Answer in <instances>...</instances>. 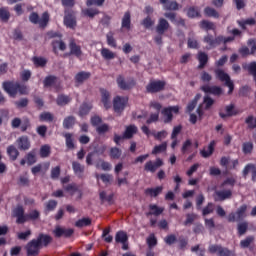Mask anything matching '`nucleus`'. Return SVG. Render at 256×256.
Returning <instances> with one entry per match:
<instances>
[{
  "instance_id": "obj_1",
  "label": "nucleus",
  "mask_w": 256,
  "mask_h": 256,
  "mask_svg": "<svg viewBox=\"0 0 256 256\" xmlns=\"http://www.w3.org/2000/svg\"><path fill=\"white\" fill-rule=\"evenodd\" d=\"M51 241H53V238L50 235L40 233L37 239H32L30 242L27 243L25 247L27 255H39L41 247H48Z\"/></svg>"
},
{
  "instance_id": "obj_2",
  "label": "nucleus",
  "mask_w": 256,
  "mask_h": 256,
  "mask_svg": "<svg viewBox=\"0 0 256 256\" xmlns=\"http://www.w3.org/2000/svg\"><path fill=\"white\" fill-rule=\"evenodd\" d=\"M2 89H4L9 97L13 98L17 97V93H19V95H29L27 86L15 81H4L2 83Z\"/></svg>"
},
{
  "instance_id": "obj_3",
  "label": "nucleus",
  "mask_w": 256,
  "mask_h": 256,
  "mask_svg": "<svg viewBox=\"0 0 256 256\" xmlns=\"http://www.w3.org/2000/svg\"><path fill=\"white\" fill-rule=\"evenodd\" d=\"M14 217L17 218L16 223L18 225H23V223H27V221H37V219L41 217V213L39 210H32L29 214L25 215L23 206H17L14 209Z\"/></svg>"
},
{
  "instance_id": "obj_4",
  "label": "nucleus",
  "mask_w": 256,
  "mask_h": 256,
  "mask_svg": "<svg viewBox=\"0 0 256 256\" xmlns=\"http://www.w3.org/2000/svg\"><path fill=\"white\" fill-rule=\"evenodd\" d=\"M29 21L30 23H33V25H39L40 29H45V27L49 25V12H44L41 18H39L37 12H32L29 15Z\"/></svg>"
},
{
  "instance_id": "obj_5",
  "label": "nucleus",
  "mask_w": 256,
  "mask_h": 256,
  "mask_svg": "<svg viewBox=\"0 0 256 256\" xmlns=\"http://www.w3.org/2000/svg\"><path fill=\"white\" fill-rule=\"evenodd\" d=\"M214 73L216 78L225 83V86L229 88L228 95H232L233 91H235V84L231 81V76L221 69H216Z\"/></svg>"
},
{
  "instance_id": "obj_6",
  "label": "nucleus",
  "mask_w": 256,
  "mask_h": 256,
  "mask_svg": "<svg viewBox=\"0 0 256 256\" xmlns=\"http://www.w3.org/2000/svg\"><path fill=\"white\" fill-rule=\"evenodd\" d=\"M165 85H167V82L163 80H150L146 85V93H150L151 95L161 93V91H165Z\"/></svg>"
},
{
  "instance_id": "obj_7",
  "label": "nucleus",
  "mask_w": 256,
  "mask_h": 256,
  "mask_svg": "<svg viewBox=\"0 0 256 256\" xmlns=\"http://www.w3.org/2000/svg\"><path fill=\"white\" fill-rule=\"evenodd\" d=\"M116 83L121 91H131L137 85L135 78H129L128 81L125 80V76L118 75L116 78Z\"/></svg>"
},
{
  "instance_id": "obj_8",
  "label": "nucleus",
  "mask_w": 256,
  "mask_h": 256,
  "mask_svg": "<svg viewBox=\"0 0 256 256\" xmlns=\"http://www.w3.org/2000/svg\"><path fill=\"white\" fill-rule=\"evenodd\" d=\"M129 103L128 96H116L113 98V109L115 113H123Z\"/></svg>"
},
{
  "instance_id": "obj_9",
  "label": "nucleus",
  "mask_w": 256,
  "mask_h": 256,
  "mask_svg": "<svg viewBox=\"0 0 256 256\" xmlns=\"http://www.w3.org/2000/svg\"><path fill=\"white\" fill-rule=\"evenodd\" d=\"M208 251L212 255H214V253H217L218 256H235V252L217 244L210 245Z\"/></svg>"
},
{
  "instance_id": "obj_10",
  "label": "nucleus",
  "mask_w": 256,
  "mask_h": 256,
  "mask_svg": "<svg viewBox=\"0 0 256 256\" xmlns=\"http://www.w3.org/2000/svg\"><path fill=\"white\" fill-rule=\"evenodd\" d=\"M64 15V25L67 29L75 30L77 27V16L72 10H65Z\"/></svg>"
},
{
  "instance_id": "obj_11",
  "label": "nucleus",
  "mask_w": 256,
  "mask_h": 256,
  "mask_svg": "<svg viewBox=\"0 0 256 256\" xmlns=\"http://www.w3.org/2000/svg\"><path fill=\"white\" fill-rule=\"evenodd\" d=\"M164 164L161 158H156L155 161L149 160L144 165V171H146V173H155L157 169L163 167Z\"/></svg>"
},
{
  "instance_id": "obj_12",
  "label": "nucleus",
  "mask_w": 256,
  "mask_h": 256,
  "mask_svg": "<svg viewBox=\"0 0 256 256\" xmlns=\"http://www.w3.org/2000/svg\"><path fill=\"white\" fill-rule=\"evenodd\" d=\"M173 113H179V106H169L162 109L161 114L164 117V123H171L173 121Z\"/></svg>"
},
{
  "instance_id": "obj_13",
  "label": "nucleus",
  "mask_w": 256,
  "mask_h": 256,
  "mask_svg": "<svg viewBox=\"0 0 256 256\" xmlns=\"http://www.w3.org/2000/svg\"><path fill=\"white\" fill-rule=\"evenodd\" d=\"M232 197L233 190L231 189L216 190L214 192V201L217 202L227 201V199H231Z\"/></svg>"
},
{
  "instance_id": "obj_14",
  "label": "nucleus",
  "mask_w": 256,
  "mask_h": 256,
  "mask_svg": "<svg viewBox=\"0 0 256 256\" xmlns=\"http://www.w3.org/2000/svg\"><path fill=\"white\" fill-rule=\"evenodd\" d=\"M200 89L201 91H203V93L214 95L216 97H220V95H223V88H221L220 86L203 85Z\"/></svg>"
},
{
  "instance_id": "obj_15",
  "label": "nucleus",
  "mask_w": 256,
  "mask_h": 256,
  "mask_svg": "<svg viewBox=\"0 0 256 256\" xmlns=\"http://www.w3.org/2000/svg\"><path fill=\"white\" fill-rule=\"evenodd\" d=\"M203 41L208 45L207 49H215V47L221 45V38L219 36L213 37L211 34L204 36Z\"/></svg>"
},
{
  "instance_id": "obj_16",
  "label": "nucleus",
  "mask_w": 256,
  "mask_h": 256,
  "mask_svg": "<svg viewBox=\"0 0 256 256\" xmlns=\"http://www.w3.org/2000/svg\"><path fill=\"white\" fill-rule=\"evenodd\" d=\"M170 27H171V25L169 24V21H167V19L160 18L158 20V24L156 26L157 35H165V33H167V31H169Z\"/></svg>"
},
{
  "instance_id": "obj_17",
  "label": "nucleus",
  "mask_w": 256,
  "mask_h": 256,
  "mask_svg": "<svg viewBox=\"0 0 256 256\" xmlns=\"http://www.w3.org/2000/svg\"><path fill=\"white\" fill-rule=\"evenodd\" d=\"M100 93L104 109H106V111L111 109V93L105 88H100Z\"/></svg>"
},
{
  "instance_id": "obj_18",
  "label": "nucleus",
  "mask_w": 256,
  "mask_h": 256,
  "mask_svg": "<svg viewBox=\"0 0 256 256\" xmlns=\"http://www.w3.org/2000/svg\"><path fill=\"white\" fill-rule=\"evenodd\" d=\"M20 151H29L31 149V141L28 136H21L16 140Z\"/></svg>"
},
{
  "instance_id": "obj_19",
  "label": "nucleus",
  "mask_w": 256,
  "mask_h": 256,
  "mask_svg": "<svg viewBox=\"0 0 256 256\" xmlns=\"http://www.w3.org/2000/svg\"><path fill=\"white\" fill-rule=\"evenodd\" d=\"M88 79H91V72L87 71H80L74 77L76 85H83V83L88 81Z\"/></svg>"
},
{
  "instance_id": "obj_20",
  "label": "nucleus",
  "mask_w": 256,
  "mask_h": 256,
  "mask_svg": "<svg viewBox=\"0 0 256 256\" xmlns=\"http://www.w3.org/2000/svg\"><path fill=\"white\" fill-rule=\"evenodd\" d=\"M57 81H59V78L55 75H48L43 80V85L46 89L49 87H55L57 89Z\"/></svg>"
},
{
  "instance_id": "obj_21",
  "label": "nucleus",
  "mask_w": 256,
  "mask_h": 256,
  "mask_svg": "<svg viewBox=\"0 0 256 256\" xmlns=\"http://www.w3.org/2000/svg\"><path fill=\"white\" fill-rule=\"evenodd\" d=\"M72 169L74 175L78 177V179H83V173H85V166L81 165V163L77 161L72 162Z\"/></svg>"
},
{
  "instance_id": "obj_22",
  "label": "nucleus",
  "mask_w": 256,
  "mask_h": 256,
  "mask_svg": "<svg viewBox=\"0 0 256 256\" xmlns=\"http://www.w3.org/2000/svg\"><path fill=\"white\" fill-rule=\"evenodd\" d=\"M70 55H75V57H81L83 55V51L81 50V46L77 45L75 40H70L69 42Z\"/></svg>"
},
{
  "instance_id": "obj_23",
  "label": "nucleus",
  "mask_w": 256,
  "mask_h": 256,
  "mask_svg": "<svg viewBox=\"0 0 256 256\" xmlns=\"http://www.w3.org/2000/svg\"><path fill=\"white\" fill-rule=\"evenodd\" d=\"M73 233H74L73 229H71V228L65 229V228H61L59 226H57L54 230V235L57 238H59V237H71V235H73Z\"/></svg>"
},
{
  "instance_id": "obj_24",
  "label": "nucleus",
  "mask_w": 256,
  "mask_h": 256,
  "mask_svg": "<svg viewBox=\"0 0 256 256\" xmlns=\"http://www.w3.org/2000/svg\"><path fill=\"white\" fill-rule=\"evenodd\" d=\"M121 29L125 31H131V12L126 11L122 17Z\"/></svg>"
},
{
  "instance_id": "obj_25",
  "label": "nucleus",
  "mask_w": 256,
  "mask_h": 256,
  "mask_svg": "<svg viewBox=\"0 0 256 256\" xmlns=\"http://www.w3.org/2000/svg\"><path fill=\"white\" fill-rule=\"evenodd\" d=\"M137 131H139L137 126H135V124H131L126 127V129L123 133V138L124 139H133V135H137Z\"/></svg>"
},
{
  "instance_id": "obj_26",
  "label": "nucleus",
  "mask_w": 256,
  "mask_h": 256,
  "mask_svg": "<svg viewBox=\"0 0 256 256\" xmlns=\"http://www.w3.org/2000/svg\"><path fill=\"white\" fill-rule=\"evenodd\" d=\"M144 193L148 197H159V195L163 193V186H158L155 188H146Z\"/></svg>"
},
{
  "instance_id": "obj_27",
  "label": "nucleus",
  "mask_w": 256,
  "mask_h": 256,
  "mask_svg": "<svg viewBox=\"0 0 256 256\" xmlns=\"http://www.w3.org/2000/svg\"><path fill=\"white\" fill-rule=\"evenodd\" d=\"M149 209L150 211L146 213V217H149L151 215H154L155 217H159V215H161L163 211H165L164 208L157 206V204H150Z\"/></svg>"
},
{
  "instance_id": "obj_28",
  "label": "nucleus",
  "mask_w": 256,
  "mask_h": 256,
  "mask_svg": "<svg viewBox=\"0 0 256 256\" xmlns=\"http://www.w3.org/2000/svg\"><path fill=\"white\" fill-rule=\"evenodd\" d=\"M197 59L199 61L198 69H205V65L209 63V55L205 52H199Z\"/></svg>"
},
{
  "instance_id": "obj_29",
  "label": "nucleus",
  "mask_w": 256,
  "mask_h": 256,
  "mask_svg": "<svg viewBox=\"0 0 256 256\" xmlns=\"http://www.w3.org/2000/svg\"><path fill=\"white\" fill-rule=\"evenodd\" d=\"M237 24L243 31H247V25L253 27L256 25L255 18H248L246 20H237Z\"/></svg>"
},
{
  "instance_id": "obj_30",
  "label": "nucleus",
  "mask_w": 256,
  "mask_h": 256,
  "mask_svg": "<svg viewBox=\"0 0 256 256\" xmlns=\"http://www.w3.org/2000/svg\"><path fill=\"white\" fill-rule=\"evenodd\" d=\"M7 155L10 158V161H17L20 153L19 150L15 147V145H10L7 147Z\"/></svg>"
},
{
  "instance_id": "obj_31",
  "label": "nucleus",
  "mask_w": 256,
  "mask_h": 256,
  "mask_svg": "<svg viewBox=\"0 0 256 256\" xmlns=\"http://www.w3.org/2000/svg\"><path fill=\"white\" fill-rule=\"evenodd\" d=\"M73 99L71 96H67L65 94H59L56 99V103L59 107H65V105H69V102Z\"/></svg>"
},
{
  "instance_id": "obj_32",
  "label": "nucleus",
  "mask_w": 256,
  "mask_h": 256,
  "mask_svg": "<svg viewBox=\"0 0 256 256\" xmlns=\"http://www.w3.org/2000/svg\"><path fill=\"white\" fill-rule=\"evenodd\" d=\"M199 27L204 31H215V29H217V26H215V23L209 20H202L199 24Z\"/></svg>"
},
{
  "instance_id": "obj_33",
  "label": "nucleus",
  "mask_w": 256,
  "mask_h": 256,
  "mask_svg": "<svg viewBox=\"0 0 256 256\" xmlns=\"http://www.w3.org/2000/svg\"><path fill=\"white\" fill-rule=\"evenodd\" d=\"M91 109H93V104L84 102L79 108V116L85 117V115H89Z\"/></svg>"
},
{
  "instance_id": "obj_34",
  "label": "nucleus",
  "mask_w": 256,
  "mask_h": 256,
  "mask_svg": "<svg viewBox=\"0 0 256 256\" xmlns=\"http://www.w3.org/2000/svg\"><path fill=\"white\" fill-rule=\"evenodd\" d=\"M64 189L68 193H71V195H74L75 193H79L78 199H81V197H83V192L79 190V187H77V184L75 183L68 184Z\"/></svg>"
},
{
  "instance_id": "obj_35",
  "label": "nucleus",
  "mask_w": 256,
  "mask_h": 256,
  "mask_svg": "<svg viewBox=\"0 0 256 256\" xmlns=\"http://www.w3.org/2000/svg\"><path fill=\"white\" fill-rule=\"evenodd\" d=\"M252 171V181H255L256 179V169H255V164H247L244 169H243V177H247Z\"/></svg>"
},
{
  "instance_id": "obj_36",
  "label": "nucleus",
  "mask_w": 256,
  "mask_h": 256,
  "mask_svg": "<svg viewBox=\"0 0 256 256\" xmlns=\"http://www.w3.org/2000/svg\"><path fill=\"white\" fill-rule=\"evenodd\" d=\"M76 121H77V119L75 118V116H68V117L64 118L63 128L64 129H73V127H75Z\"/></svg>"
},
{
  "instance_id": "obj_37",
  "label": "nucleus",
  "mask_w": 256,
  "mask_h": 256,
  "mask_svg": "<svg viewBox=\"0 0 256 256\" xmlns=\"http://www.w3.org/2000/svg\"><path fill=\"white\" fill-rule=\"evenodd\" d=\"M215 151V141H211L210 144L208 145V150H202L200 152V155L204 157V159H207L213 155Z\"/></svg>"
},
{
  "instance_id": "obj_38",
  "label": "nucleus",
  "mask_w": 256,
  "mask_h": 256,
  "mask_svg": "<svg viewBox=\"0 0 256 256\" xmlns=\"http://www.w3.org/2000/svg\"><path fill=\"white\" fill-rule=\"evenodd\" d=\"M9 19H11L9 9L5 7L0 8V21H2V23H8Z\"/></svg>"
},
{
  "instance_id": "obj_39",
  "label": "nucleus",
  "mask_w": 256,
  "mask_h": 256,
  "mask_svg": "<svg viewBox=\"0 0 256 256\" xmlns=\"http://www.w3.org/2000/svg\"><path fill=\"white\" fill-rule=\"evenodd\" d=\"M115 241L116 243H126L129 241V236L125 231H118L115 235Z\"/></svg>"
},
{
  "instance_id": "obj_40",
  "label": "nucleus",
  "mask_w": 256,
  "mask_h": 256,
  "mask_svg": "<svg viewBox=\"0 0 256 256\" xmlns=\"http://www.w3.org/2000/svg\"><path fill=\"white\" fill-rule=\"evenodd\" d=\"M26 162L29 166L35 165V163H37V152L35 150L30 151L26 155Z\"/></svg>"
},
{
  "instance_id": "obj_41",
  "label": "nucleus",
  "mask_w": 256,
  "mask_h": 256,
  "mask_svg": "<svg viewBox=\"0 0 256 256\" xmlns=\"http://www.w3.org/2000/svg\"><path fill=\"white\" fill-rule=\"evenodd\" d=\"M82 13L85 17H89L90 19H93L96 15H99V13L101 12L97 8H87L83 10Z\"/></svg>"
},
{
  "instance_id": "obj_42",
  "label": "nucleus",
  "mask_w": 256,
  "mask_h": 256,
  "mask_svg": "<svg viewBox=\"0 0 256 256\" xmlns=\"http://www.w3.org/2000/svg\"><path fill=\"white\" fill-rule=\"evenodd\" d=\"M101 55L106 61H111V59H115V53H113V51L109 50L108 48H102Z\"/></svg>"
},
{
  "instance_id": "obj_43",
  "label": "nucleus",
  "mask_w": 256,
  "mask_h": 256,
  "mask_svg": "<svg viewBox=\"0 0 256 256\" xmlns=\"http://www.w3.org/2000/svg\"><path fill=\"white\" fill-rule=\"evenodd\" d=\"M235 213L237 221H243L245 219V213H247V205L240 206Z\"/></svg>"
},
{
  "instance_id": "obj_44",
  "label": "nucleus",
  "mask_w": 256,
  "mask_h": 256,
  "mask_svg": "<svg viewBox=\"0 0 256 256\" xmlns=\"http://www.w3.org/2000/svg\"><path fill=\"white\" fill-rule=\"evenodd\" d=\"M204 15L206 17H214V19H219V12L215 10V8L207 6L204 9Z\"/></svg>"
},
{
  "instance_id": "obj_45",
  "label": "nucleus",
  "mask_w": 256,
  "mask_h": 256,
  "mask_svg": "<svg viewBox=\"0 0 256 256\" xmlns=\"http://www.w3.org/2000/svg\"><path fill=\"white\" fill-rule=\"evenodd\" d=\"M167 151V142L156 145L152 150V155H159V153H165Z\"/></svg>"
},
{
  "instance_id": "obj_46",
  "label": "nucleus",
  "mask_w": 256,
  "mask_h": 256,
  "mask_svg": "<svg viewBox=\"0 0 256 256\" xmlns=\"http://www.w3.org/2000/svg\"><path fill=\"white\" fill-rule=\"evenodd\" d=\"M57 45L60 51H65V49H67V44H65L63 40H54L52 41V47H53L54 53H57Z\"/></svg>"
},
{
  "instance_id": "obj_47",
  "label": "nucleus",
  "mask_w": 256,
  "mask_h": 256,
  "mask_svg": "<svg viewBox=\"0 0 256 256\" xmlns=\"http://www.w3.org/2000/svg\"><path fill=\"white\" fill-rule=\"evenodd\" d=\"M253 147V142H244L242 144V152L244 153V155H251V153H253Z\"/></svg>"
},
{
  "instance_id": "obj_48",
  "label": "nucleus",
  "mask_w": 256,
  "mask_h": 256,
  "mask_svg": "<svg viewBox=\"0 0 256 256\" xmlns=\"http://www.w3.org/2000/svg\"><path fill=\"white\" fill-rule=\"evenodd\" d=\"M187 15L190 19H195V17H201V13L199 12V8L192 6L188 8Z\"/></svg>"
},
{
  "instance_id": "obj_49",
  "label": "nucleus",
  "mask_w": 256,
  "mask_h": 256,
  "mask_svg": "<svg viewBox=\"0 0 256 256\" xmlns=\"http://www.w3.org/2000/svg\"><path fill=\"white\" fill-rule=\"evenodd\" d=\"M122 153L123 152L118 147H112L110 148V152H109L110 159H121Z\"/></svg>"
},
{
  "instance_id": "obj_50",
  "label": "nucleus",
  "mask_w": 256,
  "mask_h": 256,
  "mask_svg": "<svg viewBox=\"0 0 256 256\" xmlns=\"http://www.w3.org/2000/svg\"><path fill=\"white\" fill-rule=\"evenodd\" d=\"M248 229H249V224L247 222L239 223L237 225V231H238L239 237L245 235Z\"/></svg>"
},
{
  "instance_id": "obj_51",
  "label": "nucleus",
  "mask_w": 256,
  "mask_h": 256,
  "mask_svg": "<svg viewBox=\"0 0 256 256\" xmlns=\"http://www.w3.org/2000/svg\"><path fill=\"white\" fill-rule=\"evenodd\" d=\"M67 149H75V142H73V134H64Z\"/></svg>"
},
{
  "instance_id": "obj_52",
  "label": "nucleus",
  "mask_w": 256,
  "mask_h": 256,
  "mask_svg": "<svg viewBox=\"0 0 256 256\" xmlns=\"http://www.w3.org/2000/svg\"><path fill=\"white\" fill-rule=\"evenodd\" d=\"M146 243L148 249H153L154 247H157V237L153 233L150 234L149 237L146 239Z\"/></svg>"
},
{
  "instance_id": "obj_53",
  "label": "nucleus",
  "mask_w": 256,
  "mask_h": 256,
  "mask_svg": "<svg viewBox=\"0 0 256 256\" xmlns=\"http://www.w3.org/2000/svg\"><path fill=\"white\" fill-rule=\"evenodd\" d=\"M51 155V146L49 145H43L40 148V157H42V159H45L47 157H49Z\"/></svg>"
},
{
  "instance_id": "obj_54",
  "label": "nucleus",
  "mask_w": 256,
  "mask_h": 256,
  "mask_svg": "<svg viewBox=\"0 0 256 256\" xmlns=\"http://www.w3.org/2000/svg\"><path fill=\"white\" fill-rule=\"evenodd\" d=\"M57 205V200H49L45 204V212L50 213V211H55V209H57Z\"/></svg>"
},
{
  "instance_id": "obj_55",
  "label": "nucleus",
  "mask_w": 256,
  "mask_h": 256,
  "mask_svg": "<svg viewBox=\"0 0 256 256\" xmlns=\"http://www.w3.org/2000/svg\"><path fill=\"white\" fill-rule=\"evenodd\" d=\"M254 241H255L254 236H248L244 240L240 241V246L242 247V249H247L251 245V243H253Z\"/></svg>"
},
{
  "instance_id": "obj_56",
  "label": "nucleus",
  "mask_w": 256,
  "mask_h": 256,
  "mask_svg": "<svg viewBox=\"0 0 256 256\" xmlns=\"http://www.w3.org/2000/svg\"><path fill=\"white\" fill-rule=\"evenodd\" d=\"M195 219H197V214L195 213H188L186 214V220L184 221L183 225L187 227L188 225H193L195 222Z\"/></svg>"
},
{
  "instance_id": "obj_57",
  "label": "nucleus",
  "mask_w": 256,
  "mask_h": 256,
  "mask_svg": "<svg viewBox=\"0 0 256 256\" xmlns=\"http://www.w3.org/2000/svg\"><path fill=\"white\" fill-rule=\"evenodd\" d=\"M89 225H91V218H82L75 223V226L79 228L89 227Z\"/></svg>"
},
{
  "instance_id": "obj_58",
  "label": "nucleus",
  "mask_w": 256,
  "mask_h": 256,
  "mask_svg": "<svg viewBox=\"0 0 256 256\" xmlns=\"http://www.w3.org/2000/svg\"><path fill=\"white\" fill-rule=\"evenodd\" d=\"M235 183H237V180L234 177H228L220 184V189H223L226 185L233 188L235 187Z\"/></svg>"
},
{
  "instance_id": "obj_59",
  "label": "nucleus",
  "mask_w": 256,
  "mask_h": 256,
  "mask_svg": "<svg viewBox=\"0 0 256 256\" xmlns=\"http://www.w3.org/2000/svg\"><path fill=\"white\" fill-rule=\"evenodd\" d=\"M141 25H143V27H145V29H151V27H153V25H155V21L153 19H151V16H147L146 18H144L142 20Z\"/></svg>"
},
{
  "instance_id": "obj_60",
  "label": "nucleus",
  "mask_w": 256,
  "mask_h": 256,
  "mask_svg": "<svg viewBox=\"0 0 256 256\" xmlns=\"http://www.w3.org/2000/svg\"><path fill=\"white\" fill-rule=\"evenodd\" d=\"M33 63L36 67H45V65H47V59L35 56L33 58Z\"/></svg>"
},
{
  "instance_id": "obj_61",
  "label": "nucleus",
  "mask_w": 256,
  "mask_h": 256,
  "mask_svg": "<svg viewBox=\"0 0 256 256\" xmlns=\"http://www.w3.org/2000/svg\"><path fill=\"white\" fill-rule=\"evenodd\" d=\"M14 105L17 107V109H25L27 105H29V99L22 98L16 102H14Z\"/></svg>"
},
{
  "instance_id": "obj_62",
  "label": "nucleus",
  "mask_w": 256,
  "mask_h": 256,
  "mask_svg": "<svg viewBox=\"0 0 256 256\" xmlns=\"http://www.w3.org/2000/svg\"><path fill=\"white\" fill-rule=\"evenodd\" d=\"M107 132H109V124H102L96 128V133H98V135H105Z\"/></svg>"
},
{
  "instance_id": "obj_63",
  "label": "nucleus",
  "mask_w": 256,
  "mask_h": 256,
  "mask_svg": "<svg viewBox=\"0 0 256 256\" xmlns=\"http://www.w3.org/2000/svg\"><path fill=\"white\" fill-rule=\"evenodd\" d=\"M54 117L51 112H43L40 114V121H49L50 123L53 121Z\"/></svg>"
},
{
  "instance_id": "obj_64",
  "label": "nucleus",
  "mask_w": 256,
  "mask_h": 256,
  "mask_svg": "<svg viewBox=\"0 0 256 256\" xmlns=\"http://www.w3.org/2000/svg\"><path fill=\"white\" fill-rule=\"evenodd\" d=\"M247 71L250 73V75H253L256 81V62H251L250 64H248Z\"/></svg>"
}]
</instances>
